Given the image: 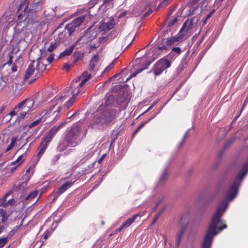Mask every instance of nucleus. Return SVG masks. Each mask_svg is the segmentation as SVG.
<instances>
[{
	"instance_id": "obj_31",
	"label": "nucleus",
	"mask_w": 248,
	"mask_h": 248,
	"mask_svg": "<svg viewBox=\"0 0 248 248\" xmlns=\"http://www.w3.org/2000/svg\"><path fill=\"white\" fill-rule=\"evenodd\" d=\"M199 21V19H197L195 17H193L191 18L189 23V25H188V29L186 30V32H187L189 30H190L192 28L193 25L196 24Z\"/></svg>"
},
{
	"instance_id": "obj_22",
	"label": "nucleus",
	"mask_w": 248,
	"mask_h": 248,
	"mask_svg": "<svg viewBox=\"0 0 248 248\" xmlns=\"http://www.w3.org/2000/svg\"><path fill=\"white\" fill-rule=\"evenodd\" d=\"M122 128H121V126H118V127H116V128L112 130V133L110 135L111 139H114V140H116L118 138V135L121 132Z\"/></svg>"
},
{
	"instance_id": "obj_9",
	"label": "nucleus",
	"mask_w": 248,
	"mask_h": 248,
	"mask_svg": "<svg viewBox=\"0 0 248 248\" xmlns=\"http://www.w3.org/2000/svg\"><path fill=\"white\" fill-rule=\"evenodd\" d=\"M55 129H53L52 127L49 131L46 133L45 136L42 139L41 145H42L44 143H46L48 144V143L51 141L53 137L57 133Z\"/></svg>"
},
{
	"instance_id": "obj_51",
	"label": "nucleus",
	"mask_w": 248,
	"mask_h": 248,
	"mask_svg": "<svg viewBox=\"0 0 248 248\" xmlns=\"http://www.w3.org/2000/svg\"><path fill=\"white\" fill-rule=\"evenodd\" d=\"M62 218V217H61L58 220H55L53 222V223L52 225V228L53 230H55L57 228L59 223L61 221Z\"/></svg>"
},
{
	"instance_id": "obj_56",
	"label": "nucleus",
	"mask_w": 248,
	"mask_h": 248,
	"mask_svg": "<svg viewBox=\"0 0 248 248\" xmlns=\"http://www.w3.org/2000/svg\"><path fill=\"white\" fill-rule=\"evenodd\" d=\"M186 217H187L186 215H183L181 217V218L180 219V221H179V223H180V225H182L183 223H188V221H187L186 220Z\"/></svg>"
},
{
	"instance_id": "obj_6",
	"label": "nucleus",
	"mask_w": 248,
	"mask_h": 248,
	"mask_svg": "<svg viewBox=\"0 0 248 248\" xmlns=\"http://www.w3.org/2000/svg\"><path fill=\"white\" fill-rule=\"evenodd\" d=\"M96 34L94 35L91 36L90 33L88 32L87 31H84V34L82 36L80 37L78 39L77 41L70 47L66 48L63 51L60 53L61 56L64 57L65 56H68L70 55L75 48L76 44L81 40L82 39H84L83 43H87L93 40L96 37Z\"/></svg>"
},
{
	"instance_id": "obj_28",
	"label": "nucleus",
	"mask_w": 248,
	"mask_h": 248,
	"mask_svg": "<svg viewBox=\"0 0 248 248\" xmlns=\"http://www.w3.org/2000/svg\"><path fill=\"white\" fill-rule=\"evenodd\" d=\"M124 86H127V85H121V84H118L116 85H114L111 87V91L113 92H118L119 93L120 91L123 90L124 89Z\"/></svg>"
},
{
	"instance_id": "obj_23",
	"label": "nucleus",
	"mask_w": 248,
	"mask_h": 248,
	"mask_svg": "<svg viewBox=\"0 0 248 248\" xmlns=\"http://www.w3.org/2000/svg\"><path fill=\"white\" fill-rule=\"evenodd\" d=\"M76 28L75 25L73 24L72 22L66 24L65 27V29L69 32V35H71L75 31Z\"/></svg>"
},
{
	"instance_id": "obj_13",
	"label": "nucleus",
	"mask_w": 248,
	"mask_h": 248,
	"mask_svg": "<svg viewBox=\"0 0 248 248\" xmlns=\"http://www.w3.org/2000/svg\"><path fill=\"white\" fill-rule=\"evenodd\" d=\"M168 172L167 169L166 168L163 170V171L159 178V180L157 184V186L163 185L166 182L167 180L168 179Z\"/></svg>"
},
{
	"instance_id": "obj_18",
	"label": "nucleus",
	"mask_w": 248,
	"mask_h": 248,
	"mask_svg": "<svg viewBox=\"0 0 248 248\" xmlns=\"http://www.w3.org/2000/svg\"><path fill=\"white\" fill-rule=\"evenodd\" d=\"M41 58H42V57H41V56H40L36 60L37 63H36V67L35 68V69L37 71H38L37 78H39L41 76V75L42 74L43 72H44L46 70L45 67V68L43 67V68L42 67H40V65L41 64V63H42V62H40Z\"/></svg>"
},
{
	"instance_id": "obj_50",
	"label": "nucleus",
	"mask_w": 248,
	"mask_h": 248,
	"mask_svg": "<svg viewBox=\"0 0 248 248\" xmlns=\"http://www.w3.org/2000/svg\"><path fill=\"white\" fill-rule=\"evenodd\" d=\"M54 230L52 228L51 230H46L44 233V239L46 240Z\"/></svg>"
},
{
	"instance_id": "obj_54",
	"label": "nucleus",
	"mask_w": 248,
	"mask_h": 248,
	"mask_svg": "<svg viewBox=\"0 0 248 248\" xmlns=\"http://www.w3.org/2000/svg\"><path fill=\"white\" fill-rule=\"evenodd\" d=\"M16 109H14V110H12L11 111H10V112L9 113H7L6 114L4 117H3V119H4L5 118H6V117H12L13 116H15L16 114V111L15 110Z\"/></svg>"
},
{
	"instance_id": "obj_14",
	"label": "nucleus",
	"mask_w": 248,
	"mask_h": 248,
	"mask_svg": "<svg viewBox=\"0 0 248 248\" xmlns=\"http://www.w3.org/2000/svg\"><path fill=\"white\" fill-rule=\"evenodd\" d=\"M84 52L82 51H75L73 54V57L74 59L73 65H75L78 61L81 60L84 57Z\"/></svg>"
},
{
	"instance_id": "obj_5",
	"label": "nucleus",
	"mask_w": 248,
	"mask_h": 248,
	"mask_svg": "<svg viewBox=\"0 0 248 248\" xmlns=\"http://www.w3.org/2000/svg\"><path fill=\"white\" fill-rule=\"evenodd\" d=\"M172 55L171 52H170L168 55L158 60L154 66V73L155 76H159L164 70L169 68L171 65V62L170 61L165 58L169 57L170 58Z\"/></svg>"
},
{
	"instance_id": "obj_48",
	"label": "nucleus",
	"mask_w": 248,
	"mask_h": 248,
	"mask_svg": "<svg viewBox=\"0 0 248 248\" xmlns=\"http://www.w3.org/2000/svg\"><path fill=\"white\" fill-rule=\"evenodd\" d=\"M248 103V95L247 96V97L245 98L242 106H241V109H240V111L239 112V113L238 114H240V115H241L242 112L243 111V110H244L245 107H246V105Z\"/></svg>"
},
{
	"instance_id": "obj_58",
	"label": "nucleus",
	"mask_w": 248,
	"mask_h": 248,
	"mask_svg": "<svg viewBox=\"0 0 248 248\" xmlns=\"http://www.w3.org/2000/svg\"><path fill=\"white\" fill-rule=\"evenodd\" d=\"M212 244L202 242L201 248H211Z\"/></svg>"
},
{
	"instance_id": "obj_45",
	"label": "nucleus",
	"mask_w": 248,
	"mask_h": 248,
	"mask_svg": "<svg viewBox=\"0 0 248 248\" xmlns=\"http://www.w3.org/2000/svg\"><path fill=\"white\" fill-rule=\"evenodd\" d=\"M27 114L26 112H21L19 113V115L17 116L16 121H17V122L19 123L20 120L22 119H24L25 117V116Z\"/></svg>"
},
{
	"instance_id": "obj_39",
	"label": "nucleus",
	"mask_w": 248,
	"mask_h": 248,
	"mask_svg": "<svg viewBox=\"0 0 248 248\" xmlns=\"http://www.w3.org/2000/svg\"><path fill=\"white\" fill-rule=\"evenodd\" d=\"M19 228L16 226L8 233L7 236L10 239L17 232Z\"/></svg>"
},
{
	"instance_id": "obj_1",
	"label": "nucleus",
	"mask_w": 248,
	"mask_h": 248,
	"mask_svg": "<svg viewBox=\"0 0 248 248\" xmlns=\"http://www.w3.org/2000/svg\"><path fill=\"white\" fill-rule=\"evenodd\" d=\"M248 173L241 168L240 169L228 189L226 192L225 198L217 207L212 217L208 227L203 238V242L213 244L214 237L223 230L227 228L226 221L221 219L226 212L229 202L237 197L242 183Z\"/></svg>"
},
{
	"instance_id": "obj_15",
	"label": "nucleus",
	"mask_w": 248,
	"mask_h": 248,
	"mask_svg": "<svg viewBox=\"0 0 248 248\" xmlns=\"http://www.w3.org/2000/svg\"><path fill=\"white\" fill-rule=\"evenodd\" d=\"M74 182H66L63 183L62 185L58 189L60 194H62L70 187Z\"/></svg>"
},
{
	"instance_id": "obj_25",
	"label": "nucleus",
	"mask_w": 248,
	"mask_h": 248,
	"mask_svg": "<svg viewBox=\"0 0 248 248\" xmlns=\"http://www.w3.org/2000/svg\"><path fill=\"white\" fill-rule=\"evenodd\" d=\"M166 43L165 39L162 38L161 40H159L157 42V48L159 50H165L167 49V45H163Z\"/></svg>"
},
{
	"instance_id": "obj_61",
	"label": "nucleus",
	"mask_w": 248,
	"mask_h": 248,
	"mask_svg": "<svg viewBox=\"0 0 248 248\" xmlns=\"http://www.w3.org/2000/svg\"><path fill=\"white\" fill-rule=\"evenodd\" d=\"M225 151V150H224L222 148L221 151H220L217 155V159L222 160V158Z\"/></svg>"
},
{
	"instance_id": "obj_2",
	"label": "nucleus",
	"mask_w": 248,
	"mask_h": 248,
	"mask_svg": "<svg viewBox=\"0 0 248 248\" xmlns=\"http://www.w3.org/2000/svg\"><path fill=\"white\" fill-rule=\"evenodd\" d=\"M43 0H22L17 7V16L19 22L26 21L28 24H33L38 16V13L43 8Z\"/></svg>"
},
{
	"instance_id": "obj_52",
	"label": "nucleus",
	"mask_w": 248,
	"mask_h": 248,
	"mask_svg": "<svg viewBox=\"0 0 248 248\" xmlns=\"http://www.w3.org/2000/svg\"><path fill=\"white\" fill-rule=\"evenodd\" d=\"M134 221L133 220V218L131 217L127 219L123 223L125 227L129 226Z\"/></svg>"
},
{
	"instance_id": "obj_44",
	"label": "nucleus",
	"mask_w": 248,
	"mask_h": 248,
	"mask_svg": "<svg viewBox=\"0 0 248 248\" xmlns=\"http://www.w3.org/2000/svg\"><path fill=\"white\" fill-rule=\"evenodd\" d=\"M74 102V100L69 99L64 103L63 106L66 109H68L73 105Z\"/></svg>"
},
{
	"instance_id": "obj_20",
	"label": "nucleus",
	"mask_w": 248,
	"mask_h": 248,
	"mask_svg": "<svg viewBox=\"0 0 248 248\" xmlns=\"http://www.w3.org/2000/svg\"><path fill=\"white\" fill-rule=\"evenodd\" d=\"M30 179V176H27V178H25V181L23 182L19 183L17 186H16V191H17L22 188H24L25 187L27 186L28 181Z\"/></svg>"
},
{
	"instance_id": "obj_33",
	"label": "nucleus",
	"mask_w": 248,
	"mask_h": 248,
	"mask_svg": "<svg viewBox=\"0 0 248 248\" xmlns=\"http://www.w3.org/2000/svg\"><path fill=\"white\" fill-rule=\"evenodd\" d=\"M95 164V162H93L91 164L88 165L87 167L83 168L82 169V171L85 173H89L92 172V171L93 170V168H94V166Z\"/></svg>"
},
{
	"instance_id": "obj_34",
	"label": "nucleus",
	"mask_w": 248,
	"mask_h": 248,
	"mask_svg": "<svg viewBox=\"0 0 248 248\" xmlns=\"http://www.w3.org/2000/svg\"><path fill=\"white\" fill-rule=\"evenodd\" d=\"M38 193V192L37 190H35L33 191L30 192L28 196H27L25 198V200L27 201L30 199H33L35 198L36 196H37V194Z\"/></svg>"
},
{
	"instance_id": "obj_55",
	"label": "nucleus",
	"mask_w": 248,
	"mask_h": 248,
	"mask_svg": "<svg viewBox=\"0 0 248 248\" xmlns=\"http://www.w3.org/2000/svg\"><path fill=\"white\" fill-rule=\"evenodd\" d=\"M221 161L222 160L216 158L213 166V169L215 170L217 169L220 165Z\"/></svg>"
},
{
	"instance_id": "obj_63",
	"label": "nucleus",
	"mask_w": 248,
	"mask_h": 248,
	"mask_svg": "<svg viewBox=\"0 0 248 248\" xmlns=\"http://www.w3.org/2000/svg\"><path fill=\"white\" fill-rule=\"evenodd\" d=\"M171 51L174 52L177 54H179L181 52V49L179 47H173L171 49Z\"/></svg>"
},
{
	"instance_id": "obj_24",
	"label": "nucleus",
	"mask_w": 248,
	"mask_h": 248,
	"mask_svg": "<svg viewBox=\"0 0 248 248\" xmlns=\"http://www.w3.org/2000/svg\"><path fill=\"white\" fill-rule=\"evenodd\" d=\"M46 114V112L44 115L41 117V118H38L36 120L33 121L32 123H31L29 126V128H31V127H33L37 124H38L41 121L43 120V121H45L46 120V118H44V116Z\"/></svg>"
},
{
	"instance_id": "obj_43",
	"label": "nucleus",
	"mask_w": 248,
	"mask_h": 248,
	"mask_svg": "<svg viewBox=\"0 0 248 248\" xmlns=\"http://www.w3.org/2000/svg\"><path fill=\"white\" fill-rule=\"evenodd\" d=\"M188 227V223H183L180 225L179 232L183 233L186 231Z\"/></svg>"
},
{
	"instance_id": "obj_49",
	"label": "nucleus",
	"mask_w": 248,
	"mask_h": 248,
	"mask_svg": "<svg viewBox=\"0 0 248 248\" xmlns=\"http://www.w3.org/2000/svg\"><path fill=\"white\" fill-rule=\"evenodd\" d=\"M46 51H47V50H46V49L45 46H44V47H42L40 49L41 57L43 58V57H46L47 55V52Z\"/></svg>"
},
{
	"instance_id": "obj_41",
	"label": "nucleus",
	"mask_w": 248,
	"mask_h": 248,
	"mask_svg": "<svg viewBox=\"0 0 248 248\" xmlns=\"http://www.w3.org/2000/svg\"><path fill=\"white\" fill-rule=\"evenodd\" d=\"M13 51H14V49H12V50L10 51L9 54V60L8 61V62H7L6 64H7L9 66H10L13 63V56L12 55V54L13 53ZM6 64V63H5L4 64V65H5Z\"/></svg>"
},
{
	"instance_id": "obj_10",
	"label": "nucleus",
	"mask_w": 248,
	"mask_h": 248,
	"mask_svg": "<svg viewBox=\"0 0 248 248\" xmlns=\"http://www.w3.org/2000/svg\"><path fill=\"white\" fill-rule=\"evenodd\" d=\"M128 93L127 90L123 89L118 93L116 97V102L118 105H120L127 100Z\"/></svg>"
},
{
	"instance_id": "obj_38",
	"label": "nucleus",
	"mask_w": 248,
	"mask_h": 248,
	"mask_svg": "<svg viewBox=\"0 0 248 248\" xmlns=\"http://www.w3.org/2000/svg\"><path fill=\"white\" fill-rule=\"evenodd\" d=\"M193 127H192L191 128H190L189 129H188L186 131V132L185 133L184 135V136L183 137V139L182 140V141L181 142L179 143V147H180L181 146L183 145V143L185 141V140L186 139V138L187 137V136H188L189 132L190 131V130L193 128Z\"/></svg>"
},
{
	"instance_id": "obj_37",
	"label": "nucleus",
	"mask_w": 248,
	"mask_h": 248,
	"mask_svg": "<svg viewBox=\"0 0 248 248\" xmlns=\"http://www.w3.org/2000/svg\"><path fill=\"white\" fill-rule=\"evenodd\" d=\"M10 239L7 236L5 237L0 238V248H2L8 241Z\"/></svg>"
},
{
	"instance_id": "obj_30",
	"label": "nucleus",
	"mask_w": 248,
	"mask_h": 248,
	"mask_svg": "<svg viewBox=\"0 0 248 248\" xmlns=\"http://www.w3.org/2000/svg\"><path fill=\"white\" fill-rule=\"evenodd\" d=\"M17 140V138L16 137H13L11 139V141L10 144L7 146V148L5 150V152H8L10 150H11L13 147L15 146L16 141Z\"/></svg>"
},
{
	"instance_id": "obj_26",
	"label": "nucleus",
	"mask_w": 248,
	"mask_h": 248,
	"mask_svg": "<svg viewBox=\"0 0 248 248\" xmlns=\"http://www.w3.org/2000/svg\"><path fill=\"white\" fill-rule=\"evenodd\" d=\"M184 234V233H183L182 232H178V233H177L176 236V242L175 244V247L176 248H179L180 244H181V240H182V237H183Z\"/></svg>"
},
{
	"instance_id": "obj_35",
	"label": "nucleus",
	"mask_w": 248,
	"mask_h": 248,
	"mask_svg": "<svg viewBox=\"0 0 248 248\" xmlns=\"http://www.w3.org/2000/svg\"><path fill=\"white\" fill-rule=\"evenodd\" d=\"M59 46V44L57 42H51L50 45L47 49V51L51 52L54 49H56Z\"/></svg>"
},
{
	"instance_id": "obj_40",
	"label": "nucleus",
	"mask_w": 248,
	"mask_h": 248,
	"mask_svg": "<svg viewBox=\"0 0 248 248\" xmlns=\"http://www.w3.org/2000/svg\"><path fill=\"white\" fill-rule=\"evenodd\" d=\"M148 123V122H146L145 121H143L142 122H141V123L135 129L134 133H133V135H132V137H133V136L144 125H145L146 124Z\"/></svg>"
},
{
	"instance_id": "obj_21",
	"label": "nucleus",
	"mask_w": 248,
	"mask_h": 248,
	"mask_svg": "<svg viewBox=\"0 0 248 248\" xmlns=\"http://www.w3.org/2000/svg\"><path fill=\"white\" fill-rule=\"evenodd\" d=\"M68 144L66 142L65 139L61 142L59 143L57 148V151L58 152H62L67 148L68 146Z\"/></svg>"
},
{
	"instance_id": "obj_42",
	"label": "nucleus",
	"mask_w": 248,
	"mask_h": 248,
	"mask_svg": "<svg viewBox=\"0 0 248 248\" xmlns=\"http://www.w3.org/2000/svg\"><path fill=\"white\" fill-rule=\"evenodd\" d=\"M91 77L92 75L91 74H89L87 71H85L80 75V78H81V79L89 78V80L91 78Z\"/></svg>"
},
{
	"instance_id": "obj_27",
	"label": "nucleus",
	"mask_w": 248,
	"mask_h": 248,
	"mask_svg": "<svg viewBox=\"0 0 248 248\" xmlns=\"http://www.w3.org/2000/svg\"><path fill=\"white\" fill-rule=\"evenodd\" d=\"M40 146L41 147V148L37 155V157L38 158V160L41 157V156L44 154L45 150L46 149L47 147V143H44L42 145H40Z\"/></svg>"
},
{
	"instance_id": "obj_46",
	"label": "nucleus",
	"mask_w": 248,
	"mask_h": 248,
	"mask_svg": "<svg viewBox=\"0 0 248 248\" xmlns=\"http://www.w3.org/2000/svg\"><path fill=\"white\" fill-rule=\"evenodd\" d=\"M169 0H163L161 3H160L157 7V10L161 8L165 7L168 4Z\"/></svg>"
},
{
	"instance_id": "obj_12",
	"label": "nucleus",
	"mask_w": 248,
	"mask_h": 248,
	"mask_svg": "<svg viewBox=\"0 0 248 248\" xmlns=\"http://www.w3.org/2000/svg\"><path fill=\"white\" fill-rule=\"evenodd\" d=\"M217 193L216 192L209 193L206 196L204 201V205L208 206L211 204L216 199Z\"/></svg>"
},
{
	"instance_id": "obj_57",
	"label": "nucleus",
	"mask_w": 248,
	"mask_h": 248,
	"mask_svg": "<svg viewBox=\"0 0 248 248\" xmlns=\"http://www.w3.org/2000/svg\"><path fill=\"white\" fill-rule=\"evenodd\" d=\"M53 198L52 199V202H54L56 201L58 198L59 197V196L61 194L59 193V191L58 189L56 192H53Z\"/></svg>"
},
{
	"instance_id": "obj_60",
	"label": "nucleus",
	"mask_w": 248,
	"mask_h": 248,
	"mask_svg": "<svg viewBox=\"0 0 248 248\" xmlns=\"http://www.w3.org/2000/svg\"><path fill=\"white\" fill-rule=\"evenodd\" d=\"M54 56H55V54L54 53H53V54H51V55H50L47 57V58L46 59V60L49 63H51L52 62L54 61Z\"/></svg>"
},
{
	"instance_id": "obj_19",
	"label": "nucleus",
	"mask_w": 248,
	"mask_h": 248,
	"mask_svg": "<svg viewBox=\"0 0 248 248\" xmlns=\"http://www.w3.org/2000/svg\"><path fill=\"white\" fill-rule=\"evenodd\" d=\"M236 139V137L235 136L231 137L224 143L222 149H223L224 150H226L228 148L231 147Z\"/></svg>"
},
{
	"instance_id": "obj_62",
	"label": "nucleus",
	"mask_w": 248,
	"mask_h": 248,
	"mask_svg": "<svg viewBox=\"0 0 248 248\" xmlns=\"http://www.w3.org/2000/svg\"><path fill=\"white\" fill-rule=\"evenodd\" d=\"M241 168L248 173V160L242 164Z\"/></svg>"
},
{
	"instance_id": "obj_4",
	"label": "nucleus",
	"mask_w": 248,
	"mask_h": 248,
	"mask_svg": "<svg viewBox=\"0 0 248 248\" xmlns=\"http://www.w3.org/2000/svg\"><path fill=\"white\" fill-rule=\"evenodd\" d=\"M83 137L81 135L80 127L76 125L69 129L65 135L64 139L69 146L75 147L80 143Z\"/></svg>"
},
{
	"instance_id": "obj_16",
	"label": "nucleus",
	"mask_w": 248,
	"mask_h": 248,
	"mask_svg": "<svg viewBox=\"0 0 248 248\" xmlns=\"http://www.w3.org/2000/svg\"><path fill=\"white\" fill-rule=\"evenodd\" d=\"M35 68L32 64H30L26 70L25 74L24 77V80L28 79L34 73Z\"/></svg>"
},
{
	"instance_id": "obj_17",
	"label": "nucleus",
	"mask_w": 248,
	"mask_h": 248,
	"mask_svg": "<svg viewBox=\"0 0 248 248\" xmlns=\"http://www.w3.org/2000/svg\"><path fill=\"white\" fill-rule=\"evenodd\" d=\"M85 18V15H81L75 19H74L71 22L73 24L75 25L76 27H79L82 22L84 21Z\"/></svg>"
},
{
	"instance_id": "obj_36",
	"label": "nucleus",
	"mask_w": 248,
	"mask_h": 248,
	"mask_svg": "<svg viewBox=\"0 0 248 248\" xmlns=\"http://www.w3.org/2000/svg\"><path fill=\"white\" fill-rule=\"evenodd\" d=\"M143 71V69L141 68H139L137 70H136L135 72L132 73L129 77L126 79L125 82L128 81L129 79H130L131 78L136 77L138 74L140 73Z\"/></svg>"
},
{
	"instance_id": "obj_32",
	"label": "nucleus",
	"mask_w": 248,
	"mask_h": 248,
	"mask_svg": "<svg viewBox=\"0 0 248 248\" xmlns=\"http://www.w3.org/2000/svg\"><path fill=\"white\" fill-rule=\"evenodd\" d=\"M15 202V200L13 198L9 200L7 202L2 201V202L0 203V206H2L3 207H6L8 205H13Z\"/></svg>"
},
{
	"instance_id": "obj_8",
	"label": "nucleus",
	"mask_w": 248,
	"mask_h": 248,
	"mask_svg": "<svg viewBox=\"0 0 248 248\" xmlns=\"http://www.w3.org/2000/svg\"><path fill=\"white\" fill-rule=\"evenodd\" d=\"M116 107L115 105V97L114 95L109 94L104 98V102L99 107L100 108H114Z\"/></svg>"
},
{
	"instance_id": "obj_47",
	"label": "nucleus",
	"mask_w": 248,
	"mask_h": 248,
	"mask_svg": "<svg viewBox=\"0 0 248 248\" xmlns=\"http://www.w3.org/2000/svg\"><path fill=\"white\" fill-rule=\"evenodd\" d=\"M61 156V154H57L54 155L51 159V164L55 165L56 163V162L60 159Z\"/></svg>"
},
{
	"instance_id": "obj_59",
	"label": "nucleus",
	"mask_w": 248,
	"mask_h": 248,
	"mask_svg": "<svg viewBox=\"0 0 248 248\" xmlns=\"http://www.w3.org/2000/svg\"><path fill=\"white\" fill-rule=\"evenodd\" d=\"M27 99H26L22 101H21L20 103H19L17 105H16L15 108V109H16L17 111H18L19 108L24 104L25 102L27 101Z\"/></svg>"
},
{
	"instance_id": "obj_53",
	"label": "nucleus",
	"mask_w": 248,
	"mask_h": 248,
	"mask_svg": "<svg viewBox=\"0 0 248 248\" xmlns=\"http://www.w3.org/2000/svg\"><path fill=\"white\" fill-rule=\"evenodd\" d=\"M67 123V121L65 120V121L62 122L58 126H54L52 128L53 129H56V131L57 132L58 130H59L61 128L63 127L64 125H65V124Z\"/></svg>"
},
{
	"instance_id": "obj_3",
	"label": "nucleus",
	"mask_w": 248,
	"mask_h": 248,
	"mask_svg": "<svg viewBox=\"0 0 248 248\" xmlns=\"http://www.w3.org/2000/svg\"><path fill=\"white\" fill-rule=\"evenodd\" d=\"M100 109V112L94 117L93 126L95 129L104 130L115 123L117 110L114 108Z\"/></svg>"
},
{
	"instance_id": "obj_29",
	"label": "nucleus",
	"mask_w": 248,
	"mask_h": 248,
	"mask_svg": "<svg viewBox=\"0 0 248 248\" xmlns=\"http://www.w3.org/2000/svg\"><path fill=\"white\" fill-rule=\"evenodd\" d=\"M0 217H2V223H4L8 219L7 212L2 208H0Z\"/></svg>"
},
{
	"instance_id": "obj_7",
	"label": "nucleus",
	"mask_w": 248,
	"mask_h": 248,
	"mask_svg": "<svg viewBox=\"0 0 248 248\" xmlns=\"http://www.w3.org/2000/svg\"><path fill=\"white\" fill-rule=\"evenodd\" d=\"M115 25V21L114 18L112 16H111L107 22H105L103 20L100 21L97 25V27L98 28L99 31H103V34H105L108 31L112 29Z\"/></svg>"
},
{
	"instance_id": "obj_11",
	"label": "nucleus",
	"mask_w": 248,
	"mask_h": 248,
	"mask_svg": "<svg viewBox=\"0 0 248 248\" xmlns=\"http://www.w3.org/2000/svg\"><path fill=\"white\" fill-rule=\"evenodd\" d=\"M172 32L171 33V36L166 39V44L168 46H170L175 42H181L183 39L182 35L179 34L172 36Z\"/></svg>"
},
{
	"instance_id": "obj_64",
	"label": "nucleus",
	"mask_w": 248,
	"mask_h": 248,
	"mask_svg": "<svg viewBox=\"0 0 248 248\" xmlns=\"http://www.w3.org/2000/svg\"><path fill=\"white\" fill-rule=\"evenodd\" d=\"M178 21L177 18H174L172 20L170 21L167 26V28H170L171 26H173L176 22Z\"/></svg>"
}]
</instances>
